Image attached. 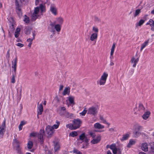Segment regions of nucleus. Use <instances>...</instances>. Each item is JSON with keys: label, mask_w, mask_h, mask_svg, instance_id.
I'll list each match as a JSON object with an SVG mask.
<instances>
[{"label": "nucleus", "mask_w": 154, "mask_h": 154, "mask_svg": "<svg viewBox=\"0 0 154 154\" xmlns=\"http://www.w3.org/2000/svg\"><path fill=\"white\" fill-rule=\"evenodd\" d=\"M108 74L106 72H104L101 75L99 80L97 81V84L100 85H105L108 77Z\"/></svg>", "instance_id": "1"}, {"label": "nucleus", "mask_w": 154, "mask_h": 154, "mask_svg": "<svg viewBox=\"0 0 154 154\" xmlns=\"http://www.w3.org/2000/svg\"><path fill=\"white\" fill-rule=\"evenodd\" d=\"M98 111V109L95 106H92L88 108L87 114L95 116L97 114Z\"/></svg>", "instance_id": "2"}, {"label": "nucleus", "mask_w": 154, "mask_h": 154, "mask_svg": "<svg viewBox=\"0 0 154 154\" xmlns=\"http://www.w3.org/2000/svg\"><path fill=\"white\" fill-rule=\"evenodd\" d=\"M72 122L74 127L76 130L80 128L82 124V122L79 119H75L73 120Z\"/></svg>", "instance_id": "3"}, {"label": "nucleus", "mask_w": 154, "mask_h": 154, "mask_svg": "<svg viewBox=\"0 0 154 154\" xmlns=\"http://www.w3.org/2000/svg\"><path fill=\"white\" fill-rule=\"evenodd\" d=\"M15 5L16 7V10L17 14L19 17L22 16V11L21 8V6L20 5L18 0H15Z\"/></svg>", "instance_id": "4"}, {"label": "nucleus", "mask_w": 154, "mask_h": 154, "mask_svg": "<svg viewBox=\"0 0 154 154\" xmlns=\"http://www.w3.org/2000/svg\"><path fill=\"white\" fill-rule=\"evenodd\" d=\"M45 137L44 130L43 129H41L38 134V138L39 139L40 143L41 144H42L44 143Z\"/></svg>", "instance_id": "5"}, {"label": "nucleus", "mask_w": 154, "mask_h": 154, "mask_svg": "<svg viewBox=\"0 0 154 154\" xmlns=\"http://www.w3.org/2000/svg\"><path fill=\"white\" fill-rule=\"evenodd\" d=\"M98 32V29H92L91 32V33H92L91 34L90 38L91 41H94L97 39Z\"/></svg>", "instance_id": "6"}, {"label": "nucleus", "mask_w": 154, "mask_h": 154, "mask_svg": "<svg viewBox=\"0 0 154 154\" xmlns=\"http://www.w3.org/2000/svg\"><path fill=\"white\" fill-rule=\"evenodd\" d=\"M18 59L17 57H16L12 61V68L13 69L14 72L16 73L17 67V64Z\"/></svg>", "instance_id": "7"}, {"label": "nucleus", "mask_w": 154, "mask_h": 154, "mask_svg": "<svg viewBox=\"0 0 154 154\" xmlns=\"http://www.w3.org/2000/svg\"><path fill=\"white\" fill-rule=\"evenodd\" d=\"M8 20L10 22L9 26L10 29H15L16 27V24L14 20L13 17H10L8 19Z\"/></svg>", "instance_id": "8"}, {"label": "nucleus", "mask_w": 154, "mask_h": 154, "mask_svg": "<svg viewBox=\"0 0 154 154\" xmlns=\"http://www.w3.org/2000/svg\"><path fill=\"white\" fill-rule=\"evenodd\" d=\"M43 111V107L42 103L39 104L38 103L37 106V117L38 118V115H41L42 114Z\"/></svg>", "instance_id": "9"}, {"label": "nucleus", "mask_w": 154, "mask_h": 154, "mask_svg": "<svg viewBox=\"0 0 154 154\" xmlns=\"http://www.w3.org/2000/svg\"><path fill=\"white\" fill-rule=\"evenodd\" d=\"M6 128L5 120V119L0 127V134L3 135L5 132V129Z\"/></svg>", "instance_id": "10"}, {"label": "nucleus", "mask_w": 154, "mask_h": 154, "mask_svg": "<svg viewBox=\"0 0 154 154\" xmlns=\"http://www.w3.org/2000/svg\"><path fill=\"white\" fill-rule=\"evenodd\" d=\"M53 129L51 127L48 126L46 129V131L47 132L48 137H51L53 134Z\"/></svg>", "instance_id": "11"}, {"label": "nucleus", "mask_w": 154, "mask_h": 154, "mask_svg": "<svg viewBox=\"0 0 154 154\" xmlns=\"http://www.w3.org/2000/svg\"><path fill=\"white\" fill-rule=\"evenodd\" d=\"M39 8L38 7H37L35 8L32 14V19L34 20H35L37 18L36 14L39 12Z\"/></svg>", "instance_id": "12"}, {"label": "nucleus", "mask_w": 154, "mask_h": 154, "mask_svg": "<svg viewBox=\"0 0 154 154\" xmlns=\"http://www.w3.org/2000/svg\"><path fill=\"white\" fill-rule=\"evenodd\" d=\"M139 61V58L138 57L136 59L134 57H132L131 58V64H133V67H135L137 63H138Z\"/></svg>", "instance_id": "13"}, {"label": "nucleus", "mask_w": 154, "mask_h": 154, "mask_svg": "<svg viewBox=\"0 0 154 154\" xmlns=\"http://www.w3.org/2000/svg\"><path fill=\"white\" fill-rule=\"evenodd\" d=\"M110 149L112 150L113 154H117L118 149L115 143H113L110 145Z\"/></svg>", "instance_id": "14"}, {"label": "nucleus", "mask_w": 154, "mask_h": 154, "mask_svg": "<svg viewBox=\"0 0 154 154\" xmlns=\"http://www.w3.org/2000/svg\"><path fill=\"white\" fill-rule=\"evenodd\" d=\"M145 108L142 103H140L138 107V110L140 113H142L145 111Z\"/></svg>", "instance_id": "15"}, {"label": "nucleus", "mask_w": 154, "mask_h": 154, "mask_svg": "<svg viewBox=\"0 0 154 154\" xmlns=\"http://www.w3.org/2000/svg\"><path fill=\"white\" fill-rule=\"evenodd\" d=\"M151 114V112L149 111H146L144 112V114L142 116V118L144 120H146L150 116Z\"/></svg>", "instance_id": "16"}, {"label": "nucleus", "mask_w": 154, "mask_h": 154, "mask_svg": "<svg viewBox=\"0 0 154 154\" xmlns=\"http://www.w3.org/2000/svg\"><path fill=\"white\" fill-rule=\"evenodd\" d=\"M149 40V39H148L146 41H145L143 43L141 44L140 49V51H142L143 49L148 45Z\"/></svg>", "instance_id": "17"}, {"label": "nucleus", "mask_w": 154, "mask_h": 154, "mask_svg": "<svg viewBox=\"0 0 154 154\" xmlns=\"http://www.w3.org/2000/svg\"><path fill=\"white\" fill-rule=\"evenodd\" d=\"M148 145L146 143H144L142 144L141 146L142 149L145 152H147L148 150Z\"/></svg>", "instance_id": "18"}, {"label": "nucleus", "mask_w": 154, "mask_h": 154, "mask_svg": "<svg viewBox=\"0 0 154 154\" xmlns=\"http://www.w3.org/2000/svg\"><path fill=\"white\" fill-rule=\"evenodd\" d=\"M136 141L132 139H131L129 141V142L127 145V147L130 148L133 145L135 144Z\"/></svg>", "instance_id": "19"}, {"label": "nucleus", "mask_w": 154, "mask_h": 154, "mask_svg": "<svg viewBox=\"0 0 154 154\" xmlns=\"http://www.w3.org/2000/svg\"><path fill=\"white\" fill-rule=\"evenodd\" d=\"M94 127L95 128L98 129H103L104 128V126L100 124L99 123H96L94 124Z\"/></svg>", "instance_id": "20"}, {"label": "nucleus", "mask_w": 154, "mask_h": 154, "mask_svg": "<svg viewBox=\"0 0 154 154\" xmlns=\"http://www.w3.org/2000/svg\"><path fill=\"white\" fill-rule=\"evenodd\" d=\"M70 88L69 87L65 88L63 93V95L65 96L66 94L69 95L70 92Z\"/></svg>", "instance_id": "21"}, {"label": "nucleus", "mask_w": 154, "mask_h": 154, "mask_svg": "<svg viewBox=\"0 0 154 154\" xmlns=\"http://www.w3.org/2000/svg\"><path fill=\"white\" fill-rule=\"evenodd\" d=\"M68 100L69 102L71 104H74V97L72 96H70L68 97Z\"/></svg>", "instance_id": "22"}, {"label": "nucleus", "mask_w": 154, "mask_h": 154, "mask_svg": "<svg viewBox=\"0 0 154 154\" xmlns=\"http://www.w3.org/2000/svg\"><path fill=\"white\" fill-rule=\"evenodd\" d=\"M50 11L54 15L57 14V9L55 7L51 6L50 8Z\"/></svg>", "instance_id": "23"}, {"label": "nucleus", "mask_w": 154, "mask_h": 154, "mask_svg": "<svg viewBox=\"0 0 154 154\" xmlns=\"http://www.w3.org/2000/svg\"><path fill=\"white\" fill-rule=\"evenodd\" d=\"M116 47V44L115 43H113L112 45L111 49L110 56H112L114 54L115 49Z\"/></svg>", "instance_id": "24"}, {"label": "nucleus", "mask_w": 154, "mask_h": 154, "mask_svg": "<svg viewBox=\"0 0 154 154\" xmlns=\"http://www.w3.org/2000/svg\"><path fill=\"white\" fill-rule=\"evenodd\" d=\"M56 124H54L52 126V127H51V128H53V129H57L58 128L60 125V122L58 121L57 120L56 121Z\"/></svg>", "instance_id": "25"}, {"label": "nucleus", "mask_w": 154, "mask_h": 154, "mask_svg": "<svg viewBox=\"0 0 154 154\" xmlns=\"http://www.w3.org/2000/svg\"><path fill=\"white\" fill-rule=\"evenodd\" d=\"M66 127L67 128H69L70 130H75L73 123H69L68 124H67L66 125Z\"/></svg>", "instance_id": "26"}, {"label": "nucleus", "mask_w": 154, "mask_h": 154, "mask_svg": "<svg viewBox=\"0 0 154 154\" xmlns=\"http://www.w3.org/2000/svg\"><path fill=\"white\" fill-rule=\"evenodd\" d=\"M129 134H126L123 135L122 138L120 139V140L123 141L127 140L129 137Z\"/></svg>", "instance_id": "27"}, {"label": "nucleus", "mask_w": 154, "mask_h": 154, "mask_svg": "<svg viewBox=\"0 0 154 154\" xmlns=\"http://www.w3.org/2000/svg\"><path fill=\"white\" fill-rule=\"evenodd\" d=\"M85 133H83L81 134L79 136V140L83 141L86 137L85 136Z\"/></svg>", "instance_id": "28"}, {"label": "nucleus", "mask_w": 154, "mask_h": 154, "mask_svg": "<svg viewBox=\"0 0 154 154\" xmlns=\"http://www.w3.org/2000/svg\"><path fill=\"white\" fill-rule=\"evenodd\" d=\"M60 148V146L59 143L58 142H56L54 146V149L55 151H57L59 150Z\"/></svg>", "instance_id": "29"}, {"label": "nucleus", "mask_w": 154, "mask_h": 154, "mask_svg": "<svg viewBox=\"0 0 154 154\" xmlns=\"http://www.w3.org/2000/svg\"><path fill=\"white\" fill-rule=\"evenodd\" d=\"M39 9H40L41 12L42 13L45 11V7L42 4H40L39 5Z\"/></svg>", "instance_id": "30"}, {"label": "nucleus", "mask_w": 154, "mask_h": 154, "mask_svg": "<svg viewBox=\"0 0 154 154\" xmlns=\"http://www.w3.org/2000/svg\"><path fill=\"white\" fill-rule=\"evenodd\" d=\"M20 29H16L14 34V36L16 38H17L19 37L20 34Z\"/></svg>", "instance_id": "31"}, {"label": "nucleus", "mask_w": 154, "mask_h": 154, "mask_svg": "<svg viewBox=\"0 0 154 154\" xmlns=\"http://www.w3.org/2000/svg\"><path fill=\"white\" fill-rule=\"evenodd\" d=\"M33 146V142L32 141H28V143H27V147L29 149H30L32 148V146Z\"/></svg>", "instance_id": "32"}, {"label": "nucleus", "mask_w": 154, "mask_h": 154, "mask_svg": "<svg viewBox=\"0 0 154 154\" xmlns=\"http://www.w3.org/2000/svg\"><path fill=\"white\" fill-rule=\"evenodd\" d=\"M78 135V133L76 131H73L70 132L69 134V136L72 137H75Z\"/></svg>", "instance_id": "33"}, {"label": "nucleus", "mask_w": 154, "mask_h": 154, "mask_svg": "<svg viewBox=\"0 0 154 154\" xmlns=\"http://www.w3.org/2000/svg\"><path fill=\"white\" fill-rule=\"evenodd\" d=\"M89 135L93 138L95 137L96 135L95 133L93 131H90L88 132Z\"/></svg>", "instance_id": "34"}, {"label": "nucleus", "mask_w": 154, "mask_h": 154, "mask_svg": "<svg viewBox=\"0 0 154 154\" xmlns=\"http://www.w3.org/2000/svg\"><path fill=\"white\" fill-rule=\"evenodd\" d=\"M141 12V10L140 9H137L135 11V13L134 15V17L138 16Z\"/></svg>", "instance_id": "35"}, {"label": "nucleus", "mask_w": 154, "mask_h": 154, "mask_svg": "<svg viewBox=\"0 0 154 154\" xmlns=\"http://www.w3.org/2000/svg\"><path fill=\"white\" fill-rule=\"evenodd\" d=\"M145 22V20H144L143 19H141L140 20L139 22L137 23V26H140L142 25L143 23Z\"/></svg>", "instance_id": "36"}, {"label": "nucleus", "mask_w": 154, "mask_h": 154, "mask_svg": "<svg viewBox=\"0 0 154 154\" xmlns=\"http://www.w3.org/2000/svg\"><path fill=\"white\" fill-rule=\"evenodd\" d=\"M149 22L150 23H151L150 24V26L152 27L151 29L154 28V24L153 23L154 22V20L152 19H150L149 20Z\"/></svg>", "instance_id": "37"}, {"label": "nucleus", "mask_w": 154, "mask_h": 154, "mask_svg": "<svg viewBox=\"0 0 154 154\" xmlns=\"http://www.w3.org/2000/svg\"><path fill=\"white\" fill-rule=\"evenodd\" d=\"M26 17L24 18V21L26 23H28L29 22V17L25 15Z\"/></svg>", "instance_id": "38"}, {"label": "nucleus", "mask_w": 154, "mask_h": 154, "mask_svg": "<svg viewBox=\"0 0 154 154\" xmlns=\"http://www.w3.org/2000/svg\"><path fill=\"white\" fill-rule=\"evenodd\" d=\"M133 133L135 137H137L140 135V133L139 132L137 131H133Z\"/></svg>", "instance_id": "39"}, {"label": "nucleus", "mask_w": 154, "mask_h": 154, "mask_svg": "<svg viewBox=\"0 0 154 154\" xmlns=\"http://www.w3.org/2000/svg\"><path fill=\"white\" fill-rule=\"evenodd\" d=\"M61 29H51V30L50 31L51 32L53 33V34L54 35L55 34L56 31L57 32V34H59V32Z\"/></svg>", "instance_id": "40"}, {"label": "nucleus", "mask_w": 154, "mask_h": 154, "mask_svg": "<svg viewBox=\"0 0 154 154\" xmlns=\"http://www.w3.org/2000/svg\"><path fill=\"white\" fill-rule=\"evenodd\" d=\"M94 21L96 22H97V23H100L101 22V20L100 19H99L98 17H96V16H94Z\"/></svg>", "instance_id": "41"}, {"label": "nucleus", "mask_w": 154, "mask_h": 154, "mask_svg": "<svg viewBox=\"0 0 154 154\" xmlns=\"http://www.w3.org/2000/svg\"><path fill=\"white\" fill-rule=\"evenodd\" d=\"M86 109V108H85L82 112L80 113V114L82 116H84L85 115L87 112V110Z\"/></svg>", "instance_id": "42"}, {"label": "nucleus", "mask_w": 154, "mask_h": 154, "mask_svg": "<svg viewBox=\"0 0 154 154\" xmlns=\"http://www.w3.org/2000/svg\"><path fill=\"white\" fill-rule=\"evenodd\" d=\"M63 21V20L62 18L59 17L57 20V22L58 23L62 24Z\"/></svg>", "instance_id": "43"}, {"label": "nucleus", "mask_w": 154, "mask_h": 154, "mask_svg": "<svg viewBox=\"0 0 154 154\" xmlns=\"http://www.w3.org/2000/svg\"><path fill=\"white\" fill-rule=\"evenodd\" d=\"M38 134L37 133L32 132L30 134V136L31 137H35Z\"/></svg>", "instance_id": "44"}, {"label": "nucleus", "mask_w": 154, "mask_h": 154, "mask_svg": "<svg viewBox=\"0 0 154 154\" xmlns=\"http://www.w3.org/2000/svg\"><path fill=\"white\" fill-rule=\"evenodd\" d=\"M21 148L20 147V145L17 146L16 147V150L18 153L21 152Z\"/></svg>", "instance_id": "45"}, {"label": "nucleus", "mask_w": 154, "mask_h": 154, "mask_svg": "<svg viewBox=\"0 0 154 154\" xmlns=\"http://www.w3.org/2000/svg\"><path fill=\"white\" fill-rule=\"evenodd\" d=\"M100 119L101 121H103V123H106V120L104 119L102 116H100Z\"/></svg>", "instance_id": "46"}, {"label": "nucleus", "mask_w": 154, "mask_h": 154, "mask_svg": "<svg viewBox=\"0 0 154 154\" xmlns=\"http://www.w3.org/2000/svg\"><path fill=\"white\" fill-rule=\"evenodd\" d=\"M54 29H61V26L60 24H57L54 26Z\"/></svg>", "instance_id": "47"}, {"label": "nucleus", "mask_w": 154, "mask_h": 154, "mask_svg": "<svg viewBox=\"0 0 154 154\" xmlns=\"http://www.w3.org/2000/svg\"><path fill=\"white\" fill-rule=\"evenodd\" d=\"M15 76L14 75H13L11 79V82L13 83H14L15 82Z\"/></svg>", "instance_id": "48"}, {"label": "nucleus", "mask_w": 154, "mask_h": 154, "mask_svg": "<svg viewBox=\"0 0 154 154\" xmlns=\"http://www.w3.org/2000/svg\"><path fill=\"white\" fill-rule=\"evenodd\" d=\"M91 143L93 144H95L98 143L96 139H93V140H91Z\"/></svg>", "instance_id": "49"}, {"label": "nucleus", "mask_w": 154, "mask_h": 154, "mask_svg": "<svg viewBox=\"0 0 154 154\" xmlns=\"http://www.w3.org/2000/svg\"><path fill=\"white\" fill-rule=\"evenodd\" d=\"M84 142L86 143V146H88L89 144L88 142L89 141V140L87 138V137L84 140Z\"/></svg>", "instance_id": "50"}, {"label": "nucleus", "mask_w": 154, "mask_h": 154, "mask_svg": "<svg viewBox=\"0 0 154 154\" xmlns=\"http://www.w3.org/2000/svg\"><path fill=\"white\" fill-rule=\"evenodd\" d=\"M13 141H14V142L17 145V146L19 145V144H20L19 142L16 139H15Z\"/></svg>", "instance_id": "51"}, {"label": "nucleus", "mask_w": 154, "mask_h": 154, "mask_svg": "<svg viewBox=\"0 0 154 154\" xmlns=\"http://www.w3.org/2000/svg\"><path fill=\"white\" fill-rule=\"evenodd\" d=\"M140 128L141 127L140 126L137 127L135 128L134 131L139 132V130Z\"/></svg>", "instance_id": "52"}, {"label": "nucleus", "mask_w": 154, "mask_h": 154, "mask_svg": "<svg viewBox=\"0 0 154 154\" xmlns=\"http://www.w3.org/2000/svg\"><path fill=\"white\" fill-rule=\"evenodd\" d=\"M30 29H26V30L25 31V33L27 35L30 34Z\"/></svg>", "instance_id": "53"}, {"label": "nucleus", "mask_w": 154, "mask_h": 154, "mask_svg": "<svg viewBox=\"0 0 154 154\" xmlns=\"http://www.w3.org/2000/svg\"><path fill=\"white\" fill-rule=\"evenodd\" d=\"M96 139L98 143L100 141L101 139V137L100 136H98Z\"/></svg>", "instance_id": "54"}, {"label": "nucleus", "mask_w": 154, "mask_h": 154, "mask_svg": "<svg viewBox=\"0 0 154 154\" xmlns=\"http://www.w3.org/2000/svg\"><path fill=\"white\" fill-rule=\"evenodd\" d=\"M96 139L98 143L100 141L101 139V137L100 136H98Z\"/></svg>", "instance_id": "55"}, {"label": "nucleus", "mask_w": 154, "mask_h": 154, "mask_svg": "<svg viewBox=\"0 0 154 154\" xmlns=\"http://www.w3.org/2000/svg\"><path fill=\"white\" fill-rule=\"evenodd\" d=\"M16 45L20 47H22L24 45L20 43H18L16 44Z\"/></svg>", "instance_id": "56"}, {"label": "nucleus", "mask_w": 154, "mask_h": 154, "mask_svg": "<svg viewBox=\"0 0 154 154\" xmlns=\"http://www.w3.org/2000/svg\"><path fill=\"white\" fill-rule=\"evenodd\" d=\"M151 152H154V147L151 146V150L149 152V154H151Z\"/></svg>", "instance_id": "57"}, {"label": "nucleus", "mask_w": 154, "mask_h": 154, "mask_svg": "<svg viewBox=\"0 0 154 154\" xmlns=\"http://www.w3.org/2000/svg\"><path fill=\"white\" fill-rule=\"evenodd\" d=\"M34 39H33V38H29L27 40L28 42H29V43H32V42Z\"/></svg>", "instance_id": "58"}, {"label": "nucleus", "mask_w": 154, "mask_h": 154, "mask_svg": "<svg viewBox=\"0 0 154 154\" xmlns=\"http://www.w3.org/2000/svg\"><path fill=\"white\" fill-rule=\"evenodd\" d=\"M32 35H33V38H33V39H34L35 38V36L36 35L35 31V30L33 31L32 32Z\"/></svg>", "instance_id": "59"}, {"label": "nucleus", "mask_w": 154, "mask_h": 154, "mask_svg": "<svg viewBox=\"0 0 154 154\" xmlns=\"http://www.w3.org/2000/svg\"><path fill=\"white\" fill-rule=\"evenodd\" d=\"M79 150L77 149H74L73 150V152L74 153H75L76 154L78 153V152H79Z\"/></svg>", "instance_id": "60"}, {"label": "nucleus", "mask_w": 154, "mask_h": 154, "mask_svg": "<svg viewBox=\"0 0 154 154\" xmlns=\"http://www.w3.org/2000/svg\"><path fill=\"white\" fill-rule=\"evenodd\" d=\"M63 85H60L59 91H61L63 89Z\"/></svg>", "instance_id": "61"}, {"label": "nucleus", "mask_w": 154, "mask_h": 154, "mask_svg": "<svg viewBox=\"0 0 154 154\" xmlns=\"http://www.w3.org/2000/svg\"><path fill=\"white\" fill-rule=\"evenodd\" d=\"M26 123V122H25L23 121H22L20 122V124L21 125L23 126L25 125Z\"/></svg>", "instance_id": "62"}, {"label": "nucleus", "mask_w": 154, "mask_h": 154, "mask_svg": "<svg viewBox=\"0 0 154 154\" xmlns=\"http://www.w3.org/2000/svg\"><path fill=\"white\" fill-rule=\"evenodd\" d=\"M22 128H23V126L21 125L20 124L19 126V131H21L22 129Z\"/></svg>", "instance_id": "63"}, {"label": "nucleus", "mask_w": 154, "mask_h": 154, "mask_svg": "<svg viewBox=\"0 0 154 154\" xmlns=\"http://www.w3.org/2000/svg\"><path fill=\"white\" fill-rule=\"evenodd\" d=\"M55 23H56V22H54L53 23H51L50 24V25L52 26V27H53V26H55L56 25H55Z\"/></svg>", "instance_id": "64"}]
</instances>
